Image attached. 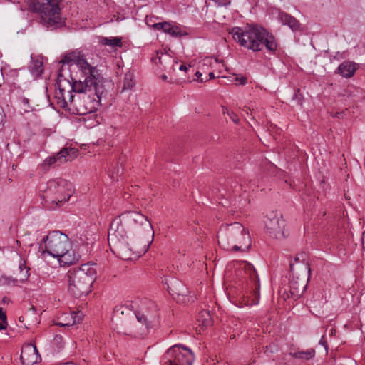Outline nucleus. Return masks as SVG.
<instances>
[{"instance_id": "nucleus-44", "label": "nucleus", "mask_w": 365, "mask_h": 365, "mask_svg": "<svg viewBox=\"0 0 365 365\" xmlns=\"http://www.w3.org/2000/svg\"><path fill=\"white\" fill-rule=\"evenodd\" d=\"M161 79H162L163 81H167V79H168V76H167L166 75L163 74V75H162V76H161Z\"/></svg>"}, {"instance_id": "nucleus-32", "label": "nucleus", "mask_w": 365, "mask_h": 365, "mask_svg": "<svg viewBox=\"0 0 365 365\" xmlns=\"http://www.w3.org/2000/svg\"><path fill=\"white\" fill-rule=\"evenodd\" d=\"M72 318L73 319V323H80L82 320L81 314L80 312H73L72 314Z\"/></svg>"}, {"instance_id": "nucleus-38", "label": "nucleus", "mask_w": 365, "mask_h": 365, "mask_svg": "<svg viewBox=\"0 0 365 365\" xmlns=\"http://www.w3.org/2000/svg\"><path fill=\"white\" fill-rule=\"evenodd\" d=\"M191 68V66H190V65H189V66L187 67L186 65L182 64V65L180 66L179 69H180V71H187V70H188L189 68Z\"/></svg>"}, {"instance_id": "nucleus-27", "label": "nucleus", "mask_w": 365, "mask_h": 365, "mask_svg": "<svg viewBox=\"0 0 365 365\" xmlns=\"http://www.w3.org/2000/svg\"><path fill=\"white\" fill-rule=\"evenodd\" d=\"M160 52H157V56L153 58V61L156 64L163 65V61L165 62H173L171 57L167 54H163L161 53V56H159Z\"/></svg>"}, {"instance_id": "nucleus-41", "label": "nucleus", "mask_w": 365, "mask_h": 365, "mask_svg": "<svg viewBox=\"0 0 365 365\" xmlns=\"http://www.w3.org/2000/svg\"><path fill=\"white\" fill-rule=\"evenodd\" d=\"M361 240H362L363 249L365 250V232L362 235Z\"/></svg>"}, {"instance_id": "nucleus-35", "label": "nucleus", "mask_w": 365, "mask_h": 365, "mask_svg": "<svg viewBox=\"0 0 365 365\" xmlns=\"http://www.w3.org/2000/svg\"><path fill=\"white\" fill-rule=\"evenodd\" d=\"M319 344L322 346H324L326 351H327V349H328V346L327 344V341L325 340V337L324 336H322V337L321 338L320 341H319Z\"/></svg>"}, {"instance_id": "nucleus-12", "label": "nucleus", "mask_w": 365, "mask_h": 365, "mask_svg": "<svg viewBox=\"0 0 365 365\" xmlns=\"http://www.w3.org/2000/svg\"><path fill=\"white\" fill-rule=\"evenodd\" d=\"M165 357L170 365H192L195 360L193 352L182 345L172 346L167 351Z\"/></svg>"}, {"instance_id": "nucleus-48", "label": "nucleus", "mask_w": 365, "mask_h": 365, "mask_svg": "<svg viewBox=\"0 0 365 365\" xmlns=\"http://www.w3.org/2000/svg\"><path fill=\"white\" fill-rule=\"evenodd\" d=\"M19 322H24V317L21 316V317H20L19 318Z\"/></svg>"}, {"instance_id": "nucleus-13", "label": "nucleus", "mask_w": 365, "mask_h": 365, "mask_svg": "<svg viewBox=\"0 0 365 365\" xmlns=\"http://www.w3.org/2000/svg\"><path fill=\"white\" fill-rule=\"evenodd\" d=\"M265 229L271 237L283 240L287 235L285 220L281 214L272 212L264 220Z\"/></svg>"}, {"instance_id": "nucleus-40", "label": "nucleus", "mask_w": 365, "mask_h": 365, "mask_svg": "<svg viewBox=\"0 0 365 365\" xmlns=\"http://www.w3.org/2000/svg\"><path fill=\"white\" fill-rule=\"evenodd\" d=\"M195 76H196L198 78H200V79L198 80V81H200V82H201V83H202V82L204 81L203 78H200V77L202 76V73H201L200 71H196V73H195Z\"/></svg>"}, {"instance_id": "nucleus-19", "label": "nucleus", "mask_w": 365, "mask_h": 365, "mask_svg": "<svg viewBox=\"0 0 365 365\" xmlns=\"http://www.w3.org/2000/svg\"><path fill=\"white\" fill-rule=\"evenodd\" d=\"M72 150H68L66 148H63L56 155L46 158L44 160V165L51 166L57 164L58 165L62 163L66 162L67 160H68V157L69 155L70 152Z\"/></svg>"}, {"instance_id": "nucleus-33", "label": "nucleus", "mask_w": 365, "mask_h": 365, "mask_svg": "<svg viewBox=\"0 0 365 365\" xmlns=\"http://www.w3.org/2000/svg\"><path fill=\"white\" fill-rule=\"evenodd\" d=\"M220 6H227L230 4V0H212Z\"/></svg>"}, {"instance_id": "nucleus-6", "label": "nucleus", "mask_w": 365, "mask_h": 365, "mask_svg": "<svg viewBox=\"0 0 365 365\" xmlns=\"http://www.w3.org/2000/svg\"><path fill=\"white\" fill-rule=\"evenodd\" d=\"M235 235L242 237L243 244L245 247L242 245H235L232 250L237 251H247L251 246V240L249 234L245 231L242 225L240 222H234L230 225H222L217 232V241L220 245L225 246L226 244L231 243H241L242 241L239 239H235Z\"/></svg>"}, {"instance_id": "nucleus-11", "label": "nucleus", "mask_w": 365, "mask_h": 365, "mask_svg": "<svg viewBox=\"0 0 365 365\" xmlns=\"http://www.w3.org/2000/svg\"><path fill=\"white\" fill-rule=\"evenodd\" d=\"M243 269L249 277L250 295L247 297L244 296L240 307H242L243 305H256L259 303L260 297V283L259 275L254 266L250 263H245Z\"/></svg>"}, {"instance_id": "nucleus-45", "label": "nucleus", "mask_w": 365, "mask_h": 365, "mask_svg": "<svg viewBox=\"0 0 365 365\" xmlns=\"http://www.w3.org/2000/svg\"><path fill=\"white\" fill-rule=\"evenodd\" d=\"M215 78V75H214V73H213L212 72H210V73H209V78H210V79H212V78Z\"/></svg>"}, {"instance_id": "nucleus-9", "label": "nucleus", "mask_w": 365, "mask_h": 365, "mask_svg": "<svg viewBox=\"0 0 365 365\" xmlns=\"http://www.w3.org/2000/svg\"><path fill=\"white\" fill-rule=\"evenodd\" d=\"M127 230L123 220L119 215L115 217L110 222L108 233V241L111 249H115L120 252L126 248L125 238Z\"/></svg>"}, {"instance_id": "nucleus-23", "label": "nucleus", "mask_w": 365, "mask_h": 365, "mask_svg": "<svg viewBox=\"0 0 365 365\" xmlns=\"http://www.w3.org/2000/svg\"><path fill=\"white\" fill-rule=\"evenodd\" d=\"M290 354L295 359L309 360L314 357L315 351L313 349H309L307 351H298Z\"/></svg>"}, {"instance_id": "nucleus-39", "label": "nucleus", "mask_w": 365, "mask_h": 365, "mask_svg": "<svg viewBox=\"0 0 365 365\" xmlns=\"http://www.w3.org/2000/svg\"><path fill=\"white\" fill-rule=\"evenodd\" d=\"M146 242H147V244H145L144 245V249L143 250V252H145L148 250V247L150 246V244L152 242V240L151 241L148 240Z\"/></svg>"}, {"instance_id": "nucleus-49", "label": "nucleus", "mask_w": 365, "mask_h": 365, "mask_svg": "<svg viewBox=\"0 0 365 365\" xmlns=\"http://www.w3.org/2000/svg\"><path fill=\"white\" fill-rule=\"evenodd\" d=\"M55 339L57 341L58 339H61V336H56Z\"/></svg>"}, {"instance_id": "nucleus-34", "label": "nucleus", "mask_w": 365, "mask_h": 365, "mask_svg": "<svg viewBox=\"0 0 365 365\" xmlns=\"http://www.w3.org/2000/svg\"><path fill=\"white\" fill-rule=\"evenodd\" d=\"M230 116V118L235 123H238L239 122V118L237 115L234 113L233 112H230V113L228 115Z\"/></svg>"}, {"instance_id": "nucleus-28", "label": "nucleus", "mask_w": 365, "mask_h": 365, "mask_svg": "<svg viewBox=\"0 0 365 365\" xmlns=\"http://www.w3.org/2000/svg\"><path fill=\"white\" fill-rule=\"evenodd\" d=\"M7 327L6 315L0 307V331L6 329Z\"/></svg>"}, {"instance_id": "nucleus-10", "label": "nucleus", "mask_w": 365, "mask_h": 365, "mask_svg": "<svg viewBox=\"0 0 365 365\" xmlns=\"http://www.w3.org/2000/svg\"><path fill=\"white\" fill-rule=\"evenodd\" d=\"M81 94L77 100L73 99L80 115H86L96 112L101 106V98L106 95H100L95 91L76 92Z\"/></svg>"}, {"instance_id": "nucleus-22", "label": "nucleus", "mask_w": 365, "mask_h": 365, "mask_svg": "<svg viewBox=\"0 0 365 365\" xmlns=\"http://www.w3.org/2000/svg\"><path fill=\"white\" fill-rule=\"evenodd\" d=\"M99 42L103 46H108L112 48L122 47L123 43L120 37H101Z\"/></svg>"}, {"instance_id": "nucleus-18", "label": "nucleus", "mask_w": 365, "mask_h": 365, "mask_svg": "<svg viewBox=\"0 0 365 365\" xmlns=\"http://www.w3.org/2000/svg\"><path fill=\"white\" fill-rule=\"evenodd\" d=\"M168 290L172 296H186L188 293L187 288L181 281L172 279L167 283Z\"/></svg>"}, {"instance_id": "nucleus-50", "label": "nucleus", "mask_w": 365, "mask_h": 365, "mask_svg": "<svg viewBox=\"0 0 365 365\" xmlns=\"http://www.w3.org/2000/svg\"><path fill=\"white\" fill-rule=\"evenodd\" d=\"M335 331H336L335 330L331 329V335H332V334H334V333H335Z\"/></svg>"}, {"instance_id": "nucleus-24", "label": "nucleus", "mask_w": 365, "mask_h": 365, "mask_svg": "<svg viewBox=\"0 0 365 365\" xmlns=\"http://www.w3.org/2000/svg\"><path fill=\"white\" fill-rule=\"evenodd\" d=\"M29 69L34 76H40L43 73V63L39 60H32Z\"/></svg>"}, {"instance_id": "nucleus-47", "label": "nucleus", "mask_w": 365, "mask_h": 365, "mask_svg": "<svg viewBox=\"0 0 365 365\" xmlns=\"http://www.w3.org/2000/svg\"><path fill=\"white\" fill-rule=\"evenodd\" d=\"M239 240L242 241L241 243H238V245H242V247H245V245L243 244L242 237H239Z\"/></svg>"}, {"instance_id": "nucleus-14", "label": "nucleus", "mask_w": 365, "mask_h": 365, "mask_svg": "<svg viewBox=\"0 0 365 365\" xmlns=\"http://www.w3.org/2000/svg\"><path fill=\"white\" fill-rule=\"evenodd\" d=\"M120 216L128 231H135L140 226L147 229L148 232L153 231L151 223L148 221L147 217L138 212L126 211L123 212Z\"/></svg>"}, {"instance_id": "nucleus-16", "label": "nucleus", "mask_w": 365, "mask_h": 365, "mask_svg": "<svg viewBox=\"0 0 365 365\" xmlns=\"http://www.w3.org/2000/svg\"><path fill=\"white\" fill-rule=\"evenodd\" d=\"M278 19L283 25L288 26L293 32L302 31L301 24L299 21L295 17L286 12H279Z\"/></svg>"}, {"instance_id": "nucleus-31", "label": "nucleus", "mask_w": 365, "mask_h": 365, "mask_svg": "<svg viewBox=\"0 0 365 365\" xmlns=\"http://www.w3.org/2000/svg\"><path fill=\"white\" fill-rule=\"evenodd\" d=\"M237 85H245L247 83V78L245 76L235 77V78Z\"/></svg>"}, {"instance_id": "nucleus-7", "label": "nucleus", "mask_w": 365, "mask_h": 365, "mask_svg": "<svg viewBox=\"0 0 365 365\" xmlns=\"http://www.w3.org/2000/svg\"><path fill=\"white\" fill-rule=\"evenodd\" d=\"M71 247L68 236L60 231L50 232L39 243V252L47 253L53 257H58L63 252Z\"/></svg>"}, {"instance_id": "nucleus-30", "label": "nucleus", "mask_w": 365, "mask_h": 365, "mask_svg": "<svg viewBox=\"0 0 365 365\" xmlns=\"http://www.w3.org/2000/svg\"><path fill=\"white\" fill-rule=\"evenodd\" d=\"M19 269L24 278H27L29 277L28 272L29 269H27L24 263H20Z\"/></svg>"}, {"instance_id": "nucleus-3", "label": "nucleus", "mask_w": 365, "mask_h": 365, "mask_svg": "<svg viewBox=\"0 0 365 365\" xmlns=\"http://www.w3.org/2000/svg\"><path fill=\"white\" fill-rule=\"evenodd\" d=\"M230 34L235 41L247 49L257 52L265 47L269 54H276L278 45L274 36L257 26L234 27Z\"/></svg>"}, {"instance_id": "nucleus-2", "label": "nucleus", "mask_w": 365, "mask_h": 365, "mask_svg": "<svg viewBox=\"0 0 365 365\" xmlns=\"http://www.w3.org/2000/svg\"><path fill=\"white\" fill-rule=\"evenodd\" d=\"M130 306L135 309L133 312L128 306H117L113 310V317L120 318L121 316L132 315L135 317L136 322L130 323V328L128 335L135 338L140 337L145 334V331L155 326L158 322V309L154 302L145 299L138 302H132Z\"/></svg>"}, {"instance_id": "nucleus-25", "label": "nucleus", "mask_w": 365, "mask_h": 365, "mask_svg": "<svg viewBox=\"0 0 365 365\" xmlns=\"http://www.w3.org/2000/svg\"><path fill=\"white\" fill-rule=\"evenodd\" d=\"M134 86L133 74L130 72L126 73L123 79V91L131 89Z\"/></svg>"}, {"instance_id": "nucleus-29", "label": "nucleus", "mask_w": 365, "mask_h": 365, "mask_svg": "<svg viewBox=\"0 0 365 365\" xmlns=\"http://www.w3.org/2000/svg\"><path fill=\"white\" fill-rule=\"evenodd\" d=\"M292 99L296 102L297 104H301L302 102L303 96L300 93L299 89H295L292 97Z\"/></svg>"}, {"instance_id": "nucleus-15", "label": "nucleus", "mask_w": 365, "mask_h": 365, "mask_svg": "<svg viewBox=\"0 0 365 365\" xmlns=\"http://www.w3.org/2000/svg\"><path fill=\"white\" fill-rule=\"evenodd\" d=\"M23 365H34L40 359L37 348L34 344H27L23 346L20 356Z\"/></svg>"}, {"instance_id": "nucleus-37", "label": "nucleus", "mask_w": 365, "mask_h": 365, "mask_svg": "<svg viewBox=\"0 0 365 365\" xmlns=\"http://www.w3.org/2000/svg\"><path fill=\"white\" fill-rule=\"evenodd\" d=\"M345 115V111H342V112H337L335 115H334V117L335 118H337L339 119H341L344 118V116Z\"/></svg>"}, {"instance_id": "nucleus-52", "label": "nucleus", "mask_w": 365, "mask_h": 365, "mask_svg": "<svg viewBox=\"0 0 365 365\" xmlns=\"http://www.w3.org/2000/svg\"><path fill=\"white\" fill-rule=\"evenodd\" d=\"M240 236H237V235H235V239H239Z\"/></svg>"}, {"instance_id": "nucleus-43", "label": "nucleus", "mask_w": 365, "mask_h": 365, "mask_svg": "<svg viewBox=\"0 0 365 365\" xmlns=\"http://www.w3.org/2000/svg\"><path fill=\"white\" fill-rule=\"evenodd\" d=\"M290 272L294 274V263L292 262H290Z\"/></svg>"}, {"instance_id": "nucleus-8", "label": "nucleus", "mask_w": 365, "mask_h": 365, "mask_svg": "<svg viewBox=\"0 0 365 365\" xmlns=\"http://www.w3.org/2000/svg\"><path fill=\"white\" fill-rule=\"evenodd\" d=\"M73 194V185L64 179L51 180L47 182V187L42 195L46 202L58 205L69 200Z\"/></svg>"}, {"instance_id": "nucleus-1", "label": "nucleus", "mask_w": 365, "mask_h": 365, "mask_svg": "<svg viewBox=\"0 0 365 365\" xmlns=\"http://www.w3.org/2000/svg\"><path fill=\"white\" fill-rule=\"evenodd\" d=\"M62 66L65 65H76L80 75L83 81H72L66 79L62 74V68L59 70L56 80L58 91H56V98L58 103L63 108H66L69 102L73 99V92L95 91L100 95H106L107 93L106 78L96 66H93L88 62L84 53L76 49L66 53L59 61Z\"/></svg>"}, {"instance_id": "nucleus-36", "label": "nucleus", "mask_w": 365, "mask_h": 365, "mask_svg": "<svg viewBox=\"0 0 365 365\" xmlns=\"http://www.w3.org/2000/svg\"><path fill=\"white\" fill-rule=\"evenodd\" d=\"M292 287V289H291V293L292 295L294 296H299V289L298 287Z\"/></svg>"}, {"instance_id": "nucleus-42", "label": "nucleus", "mask_w": 365, "mask_h": 365, "mask_svg": "<svg viewBox=\"0 0 365 365\" xmlns=\"http://www.w3.org/2000/svg\"><path fill=\"white\" fill-rule=\"evenodd\" d=\"M222 113H223V114H226L227 113V115H229L230 113L229 110L227 108H225V107L222 108Z\"/></svg>"}, {"instance_id": "nucleus-5", "label": "nucleus", "mask_w": 365, "mask_h": 365, "mask_svg": "<svg viewBox=\"0 0 365 365\" xmlns=\"http://www.w3.org/2000/svg\"><path fill=\"white\" fill-rule=\"evenodd\" d=\"M62 0H29L30 11L39 14L41 22L46 27L57 26L61 24L59 4Z\"/></svg>"}, {"instance_id": "nucleus-20", "label": "nucleus", "mask_w": 365, "mask_h": 365, "mask_svg": "<svg viewBox=\"0 0 365 365\" xmlns=\"http://www.w3.org/2000/svg\"><path fill=\"white\" fill-rule=\"evenodd\" d=\"M154 27L158 30H163L165 33L169 34L173 37H179L184 35L180 29L166 21L155 24Z\"/></svg>"}, {"instance_id": "nucleus-46", "label": "nucleus", "mask_w": 365, "mask_h": 365, "mask_svg": "<svg viewBox=\"0 0 365 365\" xmlns=\"http://www.w3.org/2000/svg\"><path fill=\"white\" fill-rule=\"evenodd\" d=\"M22 102L24 103V104H27L29 103V99L28 98H24L23 100H22Z\"/></svg>"}, {"instance_id": "nucleus-17", "label": "nucleus", "mask_w": 365, "mask_h": 365, "mask_svg": "<svg viewBox=\"0 0 365 365\" xmlns=\"http://www.w3.org/2000/svg\"><path fill=\"white\" fill-rule=\"evenodd\" d=\"M358 68L359 65L357 63L345 61L338 66L335 73L348 78L352 77Z\"/></svg>"}, {"instance_id": "nucleus-21", "label": "nucleus", "mask_w": 365, "mask_h": 365, "mask_svg": "<svg viewBox=\"0 0 365 365\" xmlns=\"http://www.w3.org/2000/svg\"><path fill=\"white\" fill-rule=\"evenodd\" d=\"M61 263H63L66 265L74 264L78 262L80 259V255L76 252L75 250L68 249L67 251L63 252V253L60 254L59 257H57Z\"/></svg>"}, {"instance_id": "nucleus-4", "label": "nucleus", "mask_w": 365, "mask_h": 365, "mask_svg": "<svg viewBox=\"0 0 365 365\" xmlns=\"http://www.w3.org/2000/svg\"><path fill=\"white\" fill-rule=\"evenodd\" d=\"M96 264L88 263L68 272V288L71 295L79 298L91 292L92 284L96 279Z\"/></svg>"}, {"instance_id": "nucleus-51", "label": "nucleus", "mask_w": 365, "mask_h": 365, "mask_svg": "<svg viewBox=\"0 0 365 365\" xmlns=\"http://www.w3.org/2000/svg\"><path fill=\"white\" fill-rule=\"evenodd\" d=\"M58 324L59 326H61V327H63V326H65V325H66V324H61V323H59V324Z\"/></svg>"}, {"instance_id": "nucleus-26", "label": "nucleus", "mask_w": 365, "mask_h": 365, "mask_svg": "<svg viewBox=\"0 0 365 365\" xmlns=\"http://www.w3.org/2000/svg\"><path fill=\"white\" fill-rule=\"evenodd\" d=\"M307 258V255L305 252H302L299 254H297L294 260L295 262H302V264L300 265L301 269H303L304 272L308 270V272H310V269L307 267V263H304V261Z\"/></svg>"}]
</instances>
